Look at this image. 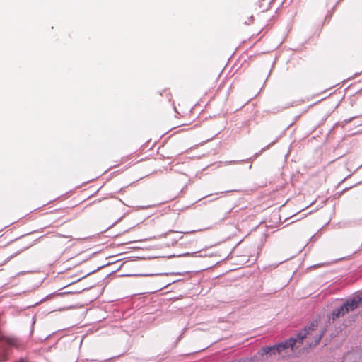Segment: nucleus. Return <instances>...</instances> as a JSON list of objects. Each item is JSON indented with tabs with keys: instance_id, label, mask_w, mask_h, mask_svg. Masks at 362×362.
<instances>
[{
	"instance_id": "nucleus-1",
	"label": "nucleus",
	"mask_w": 362,
	"mask_h": 362,
	"mask_svg": "<svg viewBox=\"0 0 362 362\" xmlns=\"http://www.w3.org/2000/svg\"><path fill=\"white\" fill-rule=\"evenodd\" d=\"M317 327L316 322H313L310 326L305 327L299 333L296 337H291L290 339L282 341L278 344L272 346L263 347L258 351V354L261 356L259 360L267 359L269 356L276 354H282L288 353L289 349L293 350L297 343L302 344L305 338L313 337L314 341L310 343V346H316L320 341L325 334V331H320L317 334L313 335V332Z\"/></svg>"
},
{
	"instance_id": "nucleus-2",
	"label": "nucleus",
	"mask_w": 362,
	"mask_h": 362,
	"mask_svg": "<svg viewBox=\"0 0 362 362\" xmlns=\"http://www.w3.org/2000/svg\"><path fill=\"white\" fill-rule=\"evenodd\" d=\"M362 303V291L348 298L340 307L332 310L328 316V323H334L335 320L344 316L346 313L354 311Z\"/></svg>"
},
{
	"instance_id": "nucleus-3",
	"label": "nucleus",
	"mask_w": 362,
	"mask_h": 362,
	"mask_svg": "<svg viewBox=\"0 0 362 362\" xmlns=\"http://www.w3.org/2000/svg\"><path fill=\"white\" fill-rule=\"evenodd\" d=\"M165 237L168 240L166 245L169 247L174 245L179 240L182 238V235L180 232L170 230L165 234Z\"/></svg>"
},
{
	"instance_id": "nucleus-4",
	"label": "nucleus",
	"mask_w": 362,
	"mask_h": 362,
	"mask_svg": "<svg viewBox=\"0 0 362 362\" xmlns=\"http://www.w3.org/2000/svg\"><path fill=\"white\" fill-rule=\"evenodd\" d=\"M342 362H362V358L359 353H348L344 358Z\"/></svg>"
},
{
	"instance_id": "nucleus-5",
	"label": "nucleus",
	"mask_w": 362,
	"mask_h": 362,
	"mask_svg": "<svg viewBox=\"0 0 362 362\" xmlns=\"http://www.w3.org/2000/svg\"><path fill=\"white\" fill-rule=\"evenodd\" d=\"M243 162H244V160H239V161H235V160H233V161H229V162H228V163H229V164H231V163H243Z\"/></svg>"
},
{
	"instance_id": "nucleus-6",
	"label": "nucleus",
	"mask_w": 362,
	"mask_h": 362,
	"mask_svg": "<svg viewBox=\"0 0 362 362\" xmlns=\"http://www.w3.org/2000/svg\"><path fill=\"white\" fill-rule=\"evenodd\" d=\"M18 362H29V361L25 359H21Z\"/></svg>"
}]
</instances>
